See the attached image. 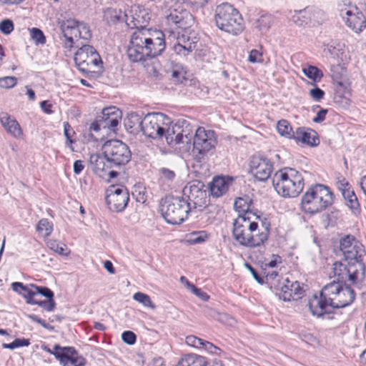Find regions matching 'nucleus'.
<instances>
[{
  "label": "nucleus",
  "instance_id": "obj_1",
  "mask_svg": "<svg viewBox=\"0 0 366 366\" xmlns=\"http://www.w3.org/2000/svg\"><path fill=\"white\" fill-rule=\"evenodd\" d=\"M143 134L154 139H165L167 143L174 147L187 149L192 139V127L185 119H179L173 123L162 113L147 114L142 122Z\"/></svg>",
  "mask_w": 366,
  "mask_h": 366
},
{
  "label": "nucleus",
  "instance_id": "obj_2",
  "mask_svg": "<svg viewBox=\"0 0 366 366\" xmlns=\"http://www.w3.org/2000/svg\"><path fill=\"white\" fill-rule=\"evenodd\" d=\"M164 49V35L162 31L141 29L132 34L127 56L133 62H141L160 55Z\"/></svg>",
  "mask_w": 366,
  "mask_h": 366
},
{
  "label": "nucleus",
  "instance_id": "obj_3",
  "mask_svg": "<svg viewBox=\"0 0 366 366\" xmlns=\"http://www.w3.org/2000/svg\"><path fill=\"white\" fill-rule=\"evenodd\" d=\"M166 19L172 33L177 29L182 30V33L177 31V43L174 45V51L179 56H187L196 48L199 39L194 31L187 30L194 23L192 15L186 9H174L170 10Z\"/></svg>",
  "mask_w": 366,
  "mask_h": 366
},
{
  "label": "nucleus",
  "instance_id": "obj_4",
  "mask_svg": "<svg viewBox=\"0 0 366 366\" xmlns=\"http://www.w3.org/2000/svg\"><path fill=\"white\" fill-rule=\"evenodd\" d=\"M276 192L283 197H297L304 187V178L301 173L292 168H285L276 172L272 177Z\"/></svg>",
  "mask_w": 366,
  "mask_h": 366
},
{
  "label": "nucleus",
  "instance_id": "obj_5",
  "mask_svg": "<svg viewBox=\"0 0 366 366\" xmlns=\"http://www.w3.org/2000/svg\"><path fill=\"white\" fill-rule=\"evenodd\" d=\"M333 203V194L327 186L316 184L310 186L302 197L301 206L306 212H321Z\"/></svg>",
  "mask_w": 366,
  "mask_h": 366
},
{
  "label": "nucleus",
  "instance_id": "obj_6",
  "mask_svg": "<svg viewBox=\"0 0 366 366\" xmlns=\"http://www.w3.org/2000/svg\"><path fill=\"white\" fill-rule=\"evenodd\" d=\"M215 21L219 29L229 34L237 35L243 30L241 15L228 3H223L216 8Z\"/></svg>",
  "mask_w": 366,
  "mask_h": 366
},
{
  "label": "nucleus",
  "instance_id": "obj_7",
  "mask_svg": "<svg viewBox=\"0 0 366 366\" xmlns=\"http://www.w3.org/2000/svg\"><path fill=\"white\" fill-rule=\"evenodd\" d=\"M160 211L166 222L171 224H181L191 212L186 199L177 197L162 199L160 202Z\"/></svg>",
  "mask_w": 366,
  "mask_h": 366
},
{
  "label": "nucleus",
  "instance_id": "obj_8",
  "mask_svg": "<svg viewBox=\"0 0 366 366\" xmlns=\"http://www.w3.org/2000/svg\"><path fill=\"white\" fill-rule=\"evenodd\" d=\"M191 127H192V139L190 145H193L194 159L201 162L210 151L215 148L217 143V136L212 130H207L203 127H198L195 129L192 124Z\"/></svg>",
  "mask_w": 366,
  "mask_h": 366
},
{
  "label": "nucleus",
  "instance_id": "obj_9",
  "mask_svg": "<svg viewBox=\"0 0 366 366\" xmlns=\"http://www.w3.org/2000/svg\"><path fill=\"white\" fill-rule=\"evenodd\" d=\"M102 149L106 160L112 166H124L131 159V151L122 141L108 140L102 145Z\"/></svg>",
  "mask_w": 366,
  "mask_h": 366
},
{
  "label": "nucleus",
  "instance_id": "obj_10",
  "mask_svg": "<svg viewBox=\"0 0 366 366\" xmlns=\"http://www.w3.org/2000/svg\"><path fill=\"white\" fill-rule=\"evenodd\" d=\"M324 292L330 296V302L333 309L345 307L351 305L355 299V294L352 289L340 282H336V280L325 285Z\"/></svg>",
  "mask_w": 366,
  "mask_h": 366
},
{
  "label": "nucleus",
  "instance_id": "obj_11",
  "mask_svg": "<svg viewBox=\"0 0 366 366\" xmlns=\"http://www.w3.org/2000/svg\"><path fill=\"white\" fill-rule=\"evenodd\" d=\"M74 60L78 69L84 72L94 71L102 68V61L96 49L90 45H84L74 54Z\"/></svg>",
  "mask_w": 366,
  "mask_h": 366
},
{
  "label": "nucleus",
  "instance_id": "obj_12",
  "mask_svg": "<svg viewBox=\"0 0 366 366\" xmlns=\"http://www.w3.org/2000/svg\"><path fill=\"white\" fill-rule=\"evenodd\" d=\"M122 119L121 111L115 107L104 108L101 115L90 126V129L98 132L102 129H109L114 132Z\"/></svg>",
  "mask_w": 366,
  "mask_h": 366
},
{
  "label": "nucleus",
  "instance_id": "obj_13",
  "mask_svg": "<svg viewBox=\"0 0 366 366\" xmlns=\"http://www.w3.org/2000/svg\"><path fill=\"white\" fill-rule=\"evenodd\" d=\"M203 187V184L197 182L184 189V193L187 197L186 201L189 203L191 212L193 210L202 211L208 205L207 192Z\"/></svg>",
  "mask_w": 366,
  "mask_h": 366
},
{
  "label": "nucleus",
  "instance_id": "obj_14",
  "mask_svg": "<svg viewBox=\"0 0 366 366\" xmlns=\"http://www.w3.org/2000/svg\"><path fill=\"white\" fill-rule=\"evenodd\" d=\"M129 200V192L123 186H110L107 190L106 202L110 210L122 212Z\"/></svg>",
  "mask_w": 366,
  "mask_h": 366
},
{
  "label": "nucleus",
  "instance_id": "obj_15",
  "mask_svg": "<svg viewBox=\"0 0 366 366\" xmlns=\"http://www.w3.org/2000/svg\"><path fill=\"white\" fill-rule=\"evenodd\" d=\"M252 228H254V222H252L249 217L239 215L233 222L232 234L234 239L239 244L249 247V238Z\"/></svg>",
  "mask_w": 366,
  "mask_h": 366
},
{
  "label": "nucleus",
  "instance_id": "obj_16",
  "mask_svg": "<svg viewBox=\"0 0 366 366\" xmlns=\"http://www.w3.org/2000/svg\"><path fill=\"white\" fill-rule=\"evenodd\" d=\"M340 250L345 259L360 262L362 257L365 253L363 245L356 239L347 235L341 239L340 242Z\"/></svg>",
  "mask_w": 366,
  "mask_h": 366
},
{
  "label": "nucleus",
  "instance_id": "obj_17",
  "mask_svg": "<svg viewBox=\"0 0 366 366\" xmlns=\"http://www.w3.org/2000/svg\"><path fill=\"white\" fill-rule=\"evenodd\" d=\"M340 15L348 27L356 33L366 27V18L356 6H350L340 10Z\"/></svg>",
  "mask_w": 366,
  "mask_h": 366
},
{
  "label": "nucleus",
  "instance_id": "obj_18",
  "mask_svg": "<svg viewBox=\"0 0 366 366\" xmlns=\"http://www.w3.org/2000/svg\"><path fill=\"white\" fill-rule=\"evenodd\" d=\"M250 172L259 181H265L272 172V164L267 158L254 156L250 163Z\"/></svg>",
  "mask_w": 366,
  "mask_h": 366
},
{
  "label": "nucleus",
  "instance_id": "obj_19",
  "mask_svg": "<svg viewBox=\"0 0 366 366\" xmlns=\"http://www.w3.org/2000/svg\"><path fill=\"white\" fill-rule=\"evenodd\" d=\"M330 302V296L325 294L323 287L319 295L315 294L310 299L307 306L312 315L321 317L333 309Z\"/></svg>",
  "mask_w": 366,
  "mask_h": 366
},
{
  "label": "nucleus",
  "instance_id": "obj_20",
  "mask_svg": "<svg viewBox=\"0 0 366 366\" xmlns=\"http://www.w3.org/2000/svg\"><path fill=\"white\" fill-rule=\"evenodd\" d=\"M285 283L281 286L279 298L283 301L297 300L301 298L304 290L297 281L291 282L288 279L285 280Z\"/></svg>",
  "mask_w": 366,
  "mask_h": 366
},
{
  "label": "nucleus",
  "instance_id": "obj_21",
  "mask_svg": "<svg viewBox=\"0 0 366 366\" xmlns=\"http://www.w3.org/2000/svg\"><path fill=\"white\" fill-rule=\"evenodd\" d=\"M56 354V359L62 366H84L86 362L85 359L72 347H64L62 353Z\"/></svg>",
  "mask_w": 366,
  "mask_h": 366
},
{
  "label": "nucleus",
  "instance_id": "obj_22",
  "mask_svg": "<svg viewBox=\"0 0 366 366\" xmlns=\"http://www.w3.org/2000/svg\"><path fill=\"white\" fill-rule=\"evenodd\" d=\"M269 227L270 224L267 222H262L261 226L254 222V228H252L249 238V247H256L262 245L268 239Z\"/></svg>",
  "mask_w": 366,
  "mask_h": 366
},
{
  "label": "nucleus",
  "instance_id": "obj_23",
  "mask_svg": "<svg viewBox=\"0 0 366 366\" xmlns=\"http://www.w3.org/2000/svg\"><path fill=\"white\" fill-rule=\"evenodd\" d=\"M61 30L66 39L64 47L71 49L73 47L74 39H79V26L78 21L74 19H67L61 24Z\"/></svg>",
  "mask_w": 366,
  "mask_h": 366
},
{
  "label": "nucleus",
  "instance_id": "obj_24",
  "mask_svg": "<svg viewBox=\"0 0 366 366\" xmlns=\"http://www.w3.org/2000/svg\"><path fill=\"white\" fill-rule=\"evenodd\" d=\"M352 266L347 267L341 262H336L333 264L332 273L334 277H337L336 282H345L347 280L355 282L357 280V270H352Z\"/></svg>",
  "mask_w": 366,
  "mask_h": 366
},
{
  "label": "nucleus",
  "instance_id": "obj_25",
  "mask_svg": "<svg viewBox=\"0 0 366 366\" xmlns=\"http://www.w3.org/2000/svg\"><path fill=\"white\" fill-rule=\"evenodd\" d=\"M294 139L296 142H301L311 147L317 146L320 144V140L317 132L313 130L305 127H298L295 131Z\"/></svg>",
  "mask_w": 366,
  "mask_h": 366
},
{
  "label": "nucleus",
  "instance_id": "obj_26",
  "mask_svg": "<svg viewBox=\"0 0 366 366\" xmlns=\"http://www.w3.org/2000/svg\"><path fill=\"white\" fill-rule=\"evenodd\" d=\"M232 179L229 177H217L209 184V192L212 197H219L224 195L232 184Z\"/></svg>",
  "mask_w": 366,
  "mask_h": 366
},
{
  "label": "nucleus",
  "instance_id": "obj_27",
  "mask_svg": "<svg viewBox=\"0 0 366 366\" xmlns=\"http://www.w3.org/2000/svg\"><path fill=\"white\" fill-rule=\"evenodd\" d=\"M0 122L5 130L16 139L21 137L23 132L18 122L9 114L3 112L0 114Z\"/></svg>",
  "mask_w": 366,
  "mask_h": 366
},
{
  "label": "nucleus",
  "instance_id": "obj_28",
  "mask_svg": "<svg viewBox=\"0 0 366 366\" xmlns=\"http://www.w3.org/2000/svg\"><path fill=\"white\" fill-rule=\"evenodd\" d=\"M158 175L159 184L164 190L170 188L176 178L175 172L167 167L159 168L158 169Z\"/></svg>",
  "mask_w": 366,
  "mask_h": 366
},
{
  "label": "nucleus",
  "instance_id": "obj_29",
  "mask_svg": "<svg viewBox=\"0 0 366 366\" xmlns=\"http://www.w3.org/2000/svg\"><path fill=\"white\" fill-rule=\"evenodd\" d=\"M29 298L27 303H37V300L35 297L37 295H41L46 298L54 297L53 292L46 287H39L34 285H30V290L29 291Z\"/></svg>",
  "mask_w": 366,
  "mask_h": 366
},
{
  "label": "nucleus",
  "instance_id": "obj_30",
  "mask_svg": "<svg viewBox=\"0 0 366 366\" xmlns=\"http://www.w3.org/2000/svg\"><path fill=\"white\" fill-rule=\"evenodd\" d=\"M105 157L97 154H92L89 158V164L92 170L97 175L102 177L107 172L105 165Z\"/></svg>",
  "mask_w": 366,
  "mask_h": 366
},
{
  "label": "nucleus",
  "instance_id": "obj_31",
  "mask_svg": "<svg viewBox=\"0 0 366 366\" xmlns=\"http://www.w3.org/2000/svg\"><path fill=\"white\" fill-rule=\"evenodd\" d=\"M177 366H207V362L202 356L190 354L183 357Z\"/></svg>",
  "mask_w": 366,
  "mask_h": 366
},
{
  "label": "nucleus",
  "instance_id": "obj_32",
  "mask_svg": "<svg viewBox=\"0 0 366 366\" xmlns=\"http://www.w3.org/2000/svg\"><path fill=\"white\" fill-rule=\"evenodd\" d=\"M142 122L143 119L135 112L129 114L124 120L125 127L131 129V132L137 131L139 129L142 131Z\"/></svg>",
  "mask_w": 366,
  "mask_h": 366
},
{
  "label": "nucleus",
  "instance_id": "obj_33",
  "mask_svg": "<svg viewBox=\"0 0 366 366\" xmlns=\"http://www.w3.org/2000/svg\"><path fill=\"white\" fill-rule=\"evenodd\" d=\"M302 72L307 78L312 80L313 82L311 83L312 85H315V83L319 82L323 77L322 71L317 66L312 65L302 68Z\"/></svg>",
  "mask_w": 366,
  "mask_h": 366
},
{
  "label": "nucleus",
  "instance_id": "obj_34",
  "mask_svg": "<svg viewBox=\"0 0 366 366\" xmlns=\"http://www.w3.org/2000/svg\"><path fill=\"white\" fill-rule=\"evenodd\" d=\"M277 129L278 133L281 136H284L289 139H293L295 136V132L292 131V128L290 123L285 119L280 120L277 122Z\"/></svg>",
  "mask_w": 366,
  "mask_h": 366
},
{
  "label": "nucleus",
  "instance_id": "obj_35",
  "mask_svg": "<svg viewBox=\"0 0 366 366\" xmlns=\"http://www.w3.org/2000/svg\"><path fill=\"white\" fill-rule=\"evenodd\" d=\"M36 229L39 234L44 237H49L53 231V223L44 218L39 221Z\"/></svg>",
  "mask_w": 366,
  "mask_h": 366
},
{
  "label": "nucleus",
  "instance_id": "obj_36",
  "mask_svg": "<svg viewBox=\"0 0 366 366\" xmlns=\"http://www.w3.org/2000/svg\"><path fill=\"white\" fill-rule=\"evenodd\" d=\"M133 300L142 304L144 307L150 308L152 310H155L156 306L152 302L151 297L143 292H137L133 295Z\"/></svg>",
  "mask_w": 366,
  "mask_h": 366
},
{
  "label": "nucleus",
  "instance_id": "obj_37",
  "mask_svg": "<svg viewBox=\"0 0 366 366\" xmlns=\"http://www.w3.org/2000/svg\"><path fill=\"white\" fill-rule=\"evenodd\" d=\"M343 197L346 202V204L352 210L357 211L359 209V202L357 197L353 190L345 191Z\"/></svg>",
  "mask_w": 366,
  "mask_h": 366
},
{
  "label": "nucleus",
  "instance_id": "obj_38",
  "mask_svg": "<svg viewBox=\"0 0 366 366\" xmlns=\"http://www.w3.org/2000/svg\"><path fill=\"white\" fill-rule=\"evenodd\" d=\"M311 11L310 10L307 11V9H305L303 11H300L298 12V14L294 15L292 16V21L297 25L299 26H302V24L304 22H305V20H301L300 18L301 17H305V16L303 15L304 14H307V12H310ZM312 11V16L310 17L311 19H312L313 20L315 21H317L318 20V16L319 15H322V12L320 10H317V9H315Z\"/></svg>",
  "mask_w": 366,
  "mask_h": 366
},
{
  "label": "nucleus",
  "instance_id": "obj_39",
  "mask_svg": "<svg viewBox=\"0 0 366 366\" xmlns=\"http://www.w3.org/2000/svg\"><path fill=\"white\" fill-rule=\"evenodd\" d=\"M30 36L36 44L43 45L46 43V38L44 33L38 28H32L30 29Z\"/></svg>",
  "mask_w": 366,
  "mask_h": 366
},
{
  "label": "nucleus",
  "instance_id": "obj_40",
  "mask_svg": "<svg viewBox=\"0 0 366 366\" xmlns=\"http://www.w3.org/2000/svg\"><path fill=\"white\" fill-rule=\"evenodd\" d=\"M11 288L14 291L18 292L19 294L21 295L27 302L29 298V291L30 290V285H24L21 282H13L11 284Z\"/></svg>",
  "mask_w": 366,
  "mask_h": 366
},
{
  "label": "nucleus",
  "instance_id": "obj_41",
  "mask_svg": "<svg viewBox=\"0 0 366 366\" xmlns=\"http://www.w3.org/2000/svg\"><path fill=\"white\" fill-rule=\"evenodd\" d=\"M272 23V17L269 16H262L256 21V27L260 31H264L268 30Z\"/></svg>",
  "mask_w": 366,
  "mask_h": 366
},
{
  "label": "nucleus",
  "instance_id": "obj_42",
  "mask_svg": "<svg viewBox=\"0 0 366 366\" xmlns=\"http://www.w3.org/2000/svg\"><path fill=\"white\" fill-rule=\"evenodd\" d=\"M46 245L47 247L54 251L55 252L61 254V255H66L67 253H65V249L66 246L64 244L59 243L56 240L54 239H49L46 241Z\"/></svg>",
  "mask_w": 366,
  "mask_h": 366
},
{
  "label": "nucleus",
  "instance_id": "obj_43",
  "mask_svg": "<svg viewBox=\"0 0 366 366\" xmlns=\"http://www.w3.org/2000/svg\"><path fill=\"white\" fill-rule=\"evenodd\" d=\"M172 79L175 83H183L186 80L185 71L181 67H176L172 70Z\"/></svg>",
  "mask_w": 366,
  "mask_h": 366
},
{
  "label": "nucleus",
  "instance_id": "obj_44",
  "mask_svg": "<svg viewBox=\"0 0 366 366\" xmlns=\"http://www.w3.org/2000/svg\"><path fill=\"white\" fill-rule=\"evenodd\" d=\"M207 237V234L204 231L192 232L190 234V239L189 241L192 244H199L204 242Z\"/></svg>",
  "mask_w": 366,
  "mask_h": 366
},
{
  "label": "nucleus",
  "instance_id": "obj_45",
  "mask_svg": "<svg viewBox=\"0 0 366 366\" xmlns=\"http://www.w3.org/2000/svg\"><path fill=\"white\" fill-rule=\"evenodd\" d=\"M204 340L194 335H189L186 337L185 342L187 345L200 350Z\"/></svg>",
  "mask_w": 366,
  "mask_h": 366
},
{
  "label": "nucleus",
  "instance_id": "obj_46",
  "mask_svg": "<svg viewBox=\"0 0 366 366\" xmlns=\"http://www.w3.org/2000/svg\"><path fill=\"white\" fill-rule=\"evenodd\" d=\"M78 26L79 31V38L86 40L90 39L92 34L89 26L85 23L79 21H78Z\"/></svg>",
  "mask_w": 366,
  "mask_h": 366
},
{
  "label": "nucleus",
  "instance_id": "obj_47",
  "mask_svg": "<svg viewBox=\"0 0 366 366\" xmlns=\"http://www.w3.org/2000/svg\"><path fill=\"white\" fill-rule=\"evenodd\" d=\"M17 83V79L14 76H5L0 78V86L5 89L14 87Z\"/></svg>",
  "mask_w": 366,
  "mask_h": 366
},
{
  "label": "nucleus",
  "instance_id": "obj_48",
  "mask_svg": "<svg viewBox=\"0 0 366 366\" xmlns=\"http://www.w3.org/2000/svg\"><path fill=\"white\" fill-rule=\"evenodd\" d=\"M200 350H204L211 354L219 355L221 352V349L218 347L214 345L212 342H208L207 340L203 341L202 347Z\"/></svg>",
  "mask_w": 366,
  "mask_h": 366
},
{
  "label": "nucleus",
  "instance_id": "obj_49",
  "mask_svg": "<svg viewBox=\"0 0 366 366\" xmlns=\"http://www.w3.org/2000/svg\"><path fill=\"white\" fill-rule=\"evenodd\" d=\"M48 300L44 301H39L37 300V303H29L30 305H38L43 308H44L48 312H51L54 310L56 303L52 298H48Z\"/></svg>",
  "mask_w": 366,
  "mask_h": 366
},
{
  "label": "nucleus",
  "instance_id": "obj_50",
  "mask_svg": "<svg viewBox=\"0 0 366 366\" xmlns=\"http://www.w3.org/2000/svg\"><path fill=\"white\" fill-rule=\"evenodd\" d=\"M14 30V24L11 20L5 19L0 23V31L4 34H9Z\"/></svg>",
  "mask_w": 366,
  "mask_h": 366
},
{
  "label": "nucleus",
  "instance_id": "obj_51",
  "mask_svg": "<svg viewBox=\"0 0 366 366\" xmlns=\"http://www.w3.org/2000/svg\"><path fill=\"white\" fill-rule=\"evenodd\" d=\"M309 94L313 100L316 102H320L321 99L324 98L325 92L321 89L315 86V88L310 89Z\"/></svg>",
  "mask_w": 366,
  "mask_h": 366
},
{
  "label": "nucleus",
  "instance_id": "obj_52",
  "mask_svg": "<svg viewBox=\"0 0 366 366\" xmlns=\"http://www.w3.org/2000/svg\"><path fill=\"white\" fill-rule=\"evenodd\" d=\"M245 200L242 198H238L234 202V207L237 209H239V211L244 212L243 215L246 217H249V205L245 204Z\"/></svg>",
  "mask_w": 366,
  "mask_h": 366
},
{
  "label": "nucleus",
  "instance_id": "obj_53",
  "mask_svg": "<svg viewBox=\"0 0 366 366\" xmlns=\"http://www.w3.org/2000/svg\"><path fill=\"white\" fill-rule=\"evenodd\" d=\"M122 339L125 343L132 345L136 342V335L132 331H125L122 334Z\"/></svg>",
  "mask_w": 366,
  "mask_h": 366
},
{
  "label": "nucleus",
  "instance_id": "obj_54",
  "mask_svg": "<svg viewBox=\"0 0 366 366\" xmlns=\"http://www.w3.org/2000/svg\"><path fill=\"white\" fill-rule=\"evenodd\" d=\"M248 60L251 63L261 62L262 60V55L258 50L252 49L249 54Z\"/></svg>",
  "mask_w": 366,
  "mask_h": 366
},
{
  "label": "nucleus",
  "instance_id": "obj_55",
  "mask_svg": "<svg viewBox=\"0 0 366 366\" xmlns=\"http://www.w3.org/2000/svg\"><path fill=\"white\" fill-rule=\"evenodd\" d=\"M206 313L207 315L214 318V319H218L220 321H223L225 319H227L228 318V316L226 314H220L217 312H216L215 310L211 309V308H209L207 311H206Z\"/></svg>",
  "mask_w": 366,
  "mask_h": 366
},
{
  "label": "nucleus",
  "instance_id": "obj_56",
  "mask_svg": "<svg viewBox=\"0 0 366 366\" xmlns=\"http://www.w3.org/2000/svg\"><path fill=\"white\" fill-rule=\"evenodd\" d=\"M337 184L338 189L341 191L342 196L344 195L345 191L346 192V191H351V190H352L351 189V186L348 183V182L346 181V179H344V178L342 179H341V180H339L337 182Z\"/></svg>",
  "mask_w": 366,
  "mask_h": 366
},
{
  "label": "nucleus",
  "instance_id": "obj_57",
  "mask_svg": "<svg viewBox=\"0 0 366 366\" xmlns=\"http://www.w3.org/2000/svg\"><path fill=\"white\" fill-rule=\"evenodd\" d=\"M64 132L67 141L69 142V144H72L73 141L71 139V135L74 132L68 122L64 123Z\"/></svg>",
  "mask_w": 366,
  "mask_h": 366
},
{
  "label": "nucleus",
  "instance_id": "obj_58",
  "mask_svg": "<svg viewBox=\"0 0 366 366\" xmlns=\"http://www.w3.org/2000/svg\"><path fill=\"white\" fill-rule=\"evenodd\" d=\"M28 317L32 321L41 325L43 327L46 328V329H51L52 327L48 324L46 323L44 320L38 317L36 315H28Z\"/></svg>",
  "mask_w": 366,
  "mask_h": 366
},
{
  "label": "nucleus",
  "instance_id": "obj_59",
  "mask_svg": "<svg viewBox=\"0 0 366 366\" xmlns=\"http://www.w3.org/2000/svg\"><path fill=\"white\" fill-rule=\"evenodd\" d=\"M328 110L326 109H320L317 113L315 118H313V122L315 123H321L325 119L326 114H327Z\"/></svg>",
  "mask_w": 366,
  "mask_h": 366
},
{
  "label": "nucleus",
  "instance_id": "obj_60",
  "mask_svg": "<svg viewBox=\"0 0 366 366\" xmlns=\"http://www.w3.org/2000/svg\"><path fill=\"white\" fill-rule=\"evenodd\" d=\"M246 268L251 272L252 275L254 278V280L260 284L263 283L262 278L258 274V273L256 272V270L248 263L244 264Z\"/></svg>",
  "mask_w": 366,
  "mask_h": 366
},
{
  "label": "nucleus",
  "instance_id": "obj_61",
  "mask_svg": "<svg viewBox=\"0 0 366 366\" xmlns=\"http://www.w3.org/2000/svg\"><path fill=\"white\" fill-rule=\"evenodd\" d=\"M192 292L204 301H207L209 298V296L206 292L196 287L192 290Z\"/></svg>",
  "mask_w": 366,
  "mask_h": 366
},
{
  "label": "nucleus",
  "instance_id": "obj_62",
  "mask_svg": "<svg viewBox=\"0 0 366 366\" xmlns=\"http://www.w3.org/2000/svg\"><path fill=\"white\" fill-rule=\"evenodd\" d=\"M62 347H61V346H59V345H55L54 346L53 350H51L50 348H49V347H46V346H44V350L45 351H46L47 352H49V353H50V354H51V355H54V357L56 358V352H57V353H62Z\"/></svg>",
  "mask_w": 366,
  "mask_h": 366
},
{
  "label": "nucleus",
  "instance_id": "obj_63",
  "mask_svg": "<svg viewBox=\"0 0 366 366\" xmlns=\"http://www.w3.org/2000/svg\"><path fill=\"white\" fill-rule=\"evenodd\" d=\"M74 172L76 174H80L84 168V165L83 164V162L81 160H76L74 162Z\"/></svg>",
  "mask_w": 366,
  "mask_h": 366
},
{
  "label": "nucleus",
  "instance_id": "obj_64",
  "mask_svg": "<svg viewBox=\"0 0 366 366\" xmlns=\"http://www.w3.org/2000/svg\"><path fill=\"white\" fill-rule=\"evenodd\" d=\"M14 342H15V345H16V347H26V346H29V344H30V342H29V340L28 339H16L14 340Z\"/></svg>",
  "mask_w": 366,
  "mask_h": 366
}]
</instances>
